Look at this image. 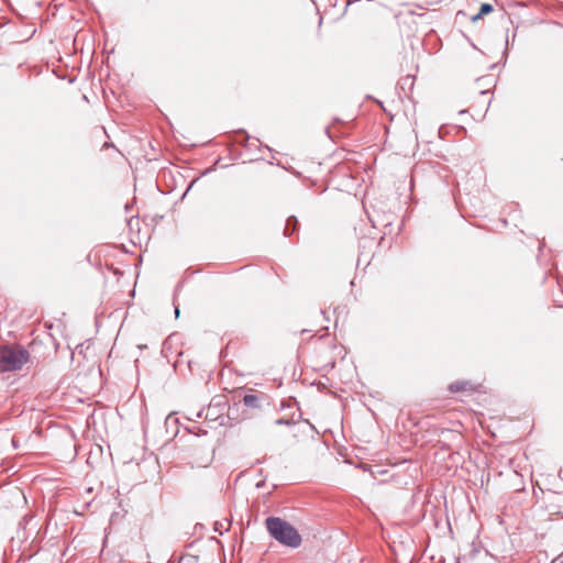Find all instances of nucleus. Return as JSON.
I'll use <instances>...</instances> for the list:
<instances>
[{
    "label": "nucleus",
    "instance_id": "f257e3e1",
    "mask_svg": "<svg viewBox=\"0 0 563 563\" xmlns=\"http://www.w3.org/2000/svg\"><path fill=\"white\" fill-rule=\"evenodd\" d=\"M265 523L269 534L279 543L290 548L300 545L301 537L289 522L279 517H268Z\"/></svg>",
    "mask_w": 563,
    "mask_h": 563
},
{
    "label": "nucleus",
    "instance_id": "f03ea898",
    "mask_svg": "<svg viewBox=\"0 0 563 563\" xmlns=\"http://www.w3.org/2000/svg\"><path fill=\"white\" fill-rule=\"evenodd\" d=\"M29 361V353L22 346H0V372H15Z\"/></svg>",
    "mask_w": 563,
    "mask_h": 563
},
{
    "label": "nucleus",
    "instance_id": "7ed1b4c3",
    "mask_svg": "<svg viewBox=\"0 0 563 563\" xmlns=\"http://www.w3.org/2000/svg\"><path fill=\"white\" fill-rule=\"evenodd\" d=\"M264 398H265L264 394H261V395L246 394L243 397V404L249 408L258 409V408H261V405H262V401L264 400Z\"/></svg>",
    "mask_w": 563,
    "mask_h": 563
},
{
    "label": "nucleus",
    "instance_id": "20e7f679",
    "mask_svg": "<svg viewBox=\"0 0 563 563\" xmlns=\"http://www.w3.org/2000/svg\"><path fill=\"white\" fill-rule=\"evenodd\" d=\"M297 224H298L297 218L294 217V216L289 217L287 219L285 228H284V235L285 236H290L294 232H296L297 231Z\"/></svg>",
    "mask_w": 563,
    "mask_h": 563
},
{
    "label": "nucleus",
    "instance_id": "39448f33",
    "mask_svg": "<svg viewBox=\"0 0 563 563\" xmlns=\"http://www.w3.org/2000/svg\"><path fill=\"white\" fill-rule=\"evenodd\" d=\"M493 11V5L489 3H483L477 14L472 18L473 22L478 21L483 15H486Z\"/></svg>",
    "mask_w": 563,
    "mask_h": 563
},
{
    "label": "nucleus",
    "instance_id": "423d86ee",
    "mask_svg": "<svg viewBox=\"0 0 563 563\" xmlns=\"http://www.w3.org/2000/svg\"><path fill=\"white\" fill-rule=\"evenodd\" d=\"M470 384L467 382H456L450 385V390L453 393L466 390Z\"/></svg>",
    "mask_w": 563,
    "mask_h": 563
},
{
    "label": "nucleus",
    "instance_id": "0eeeda50",
    "mask_svg": "<svg viewBox=\"0 0 563 563\" xmlns=\"http://www.w3.org/2000/svg\"><path fill=\"white\" fill-rule=\"evenodd\" d=\"M295 423H296V420L294 419V417H291L290 419L279 418V419L275 420V424H277V426H291Z\"/></svg>",
    "mask_w": 563,
    "mask_h": 563
},
{
    "label": "nucleus",
    "instance_id": "6e6552de",
    "mask_svg": "<svg viewBox=\"0 0 563 563\" xmlns=\"http://www.w3.org/2000/svg\"><path fill=\"white\" fill-rule=\"evenodd\" d=\"M212 461V455L211 454H208L203 460L201 461H195V464L199 467H206L207 465H209Z\"/></svg>",
    "mask_w": 563,
    "mask_h": 563
},
{
    "label": "nucleus",
    "instance_id": "1a4fd4ad",
    "mask_svg": "<svg viewBox=\"0 0 563 563\" xmlns=\"http://www.w3.org/2000/svg\"><path fill=\"white\" fill-rule=\"evenodd\" d=\"M216 530L219 531L220 533H222V530L221 529H224L225 531L229 529V526L228 525L227 527H223V525H220L219 522L216 523Z\"/></svg>",
    "mask_w": 563,
    "mask_h": 563
},
{
    "label": "nucleus",
    "instance_id": "9d476101",
    "mask_svg": "<svg viewBox=\"0 0 563 563\" xmlns=\"http://www.w3.org/2000/svg\"><path fill=\"white\" fill-rule=\"evenodd\" d=\"M175 316L178 317L179 316V308L178 307H175Z\"/></svg>",
    "mask_w": 563,
    "mask_h": 563
}]
</instances>
